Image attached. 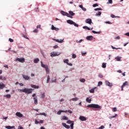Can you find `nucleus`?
Masks as SVG:
<instances>
[{
	"instance_id": "nucleus-1",
	"label": "nucleus",
	"mask_w": 129,
	"mask_h": 129,
	"mask_svg": "<svg viewBox=\"0 0 129 129\" xmlns=\"http://www.w3.org/2000/svg\"><path fill=\"white\" fill-rule=\"evenodd\" d=\"M19 92H25L26 94H30L33 92V89L24 88V89H18Z\"/></svg>"
},
{
	"instance_id": "nucleus-2",
	"label": "nucleus",
	"mask_w": 129,
	"mask_h": 129,
	"mask_svg": "<svg viewBox=\"0 0 129 129\" xmlns=\"http://www.w3.org/2000/svg\"><path fill=\"white\" fill-rule=\"evenodd\" d=\"M87 107H91V108H96L98 110L101 109V106L96 104H90L87 105Z\"/></svg>"
},
{
	"instance_id": "nucleus-3",
	"label": "nucleus",
	"mask_w": 129,
	"mask_h": 129,
	"mask_svg": "<svg viewBox=\"0 0 129 129\" xmlns=\"http://www.w3.org/2000/svg\"><path fill=\"white\" fill-rule=\"evenodd\" d=\"M41 67H43V68H45V71H46L47 74H49L50 73V70H49V67H48V65L47 64H44L43 63V62L41 61Z\"/></svg>"
},
{
	"instance_id": "nucleus-4",
	"label": "nucleus",
	"mask_w": 129,
	"mask_h": 129,
	"mask_svg": "<svg viewBox=\"0 0 129 129\" xmlns=\"http://www.w3.org/2000/svg\"><path fill=\"white\" fill-rule=\"evenodd\" d=\"M60 14H61L62 16H67V17H68V18H71V19H72V16L67 12H65L63 11H61L60 12Z\"/></svg>"
},
{
	"instance_id": "nucleus-5",
	"label": "nucleus",
	"mask_w": 129,
	"mask_h": 129,
	"mask_svg": "<svg viewBox=\"0 0 129 129\" xmlns=\"http://www.w3.org/2000/svg\"><path fill=\"white\" fill-rule=\"evenodd\" d=\"M16 61H18V62H20V63H24L25 62V58H17Z\"/></svg>"
},
{
	"instance_id": "nucleus-6",
	"label": "nucleus",
	"mask_w": 129,
	"mask_h": 129,
	"mask_svg": "<svg viewBox=\"0 0 129 129\" xmlns=\"http://www.w3.org/2000/svg\"><path fill=\"white\" fill-rule=\"evenodd\" d=\"M60 55V53H58L56 52H52L50 53L51 57H55L56 56H59Z\"/></svg>"
},
{
	"instance_id": "nucleus-7",
	"label": "nucleus",
	"mask_w": 129,
	"mask_h": 129,
	"mask_svg": "<svg viewBox=\"0 0 129 129\" xmlns=\"http://www.w3.org/2000/svg\"><path fill=\"white\" fill-rule=\"evenodd\" d=\"M85 23H86V24L91 25V24H92V20H91V19H87L85 20Z\"/></svg>"
},
{
	"instance_id": "nucleus-8",
	"label": "nucleus",
	"mask_w": 129,
	"mask_h": 129,
	"mask_svg": "<svg viewBox=\"0 0 129 129\" xmlns=\"http://www.w3.org/2000/svg\"><path fill=\"white\" fill-rule=\"evenodd\" d=\"M105 84L107 86H109V87H111L112 86V83H110L108 81H105Z\"/></svg>"
},
{
	"instance_id": "nucleus-9",
	"label": "nucleus",
	"mask_w": 129,
	"mask_h": 129,
	"mask_svg": "<svg viewBox=\"0 0 129 129\" xmlns=\"http://www.w3.org/2000/svg\"><path fill=\"white\" fill-rule=\"evenodd\" d=\"M79 119L82 121H85L86 120V117H84V116H80L79 117Z\"/></svg>"
},
{
	"instance_id": "nucleus-10",
	"label": "nucleus",
	"mask_w": 129,
	"mask_h": 129,
	"mask_svg": "<svg viewBox=\"0 0 129 129\" xmlns=\"http://www.w3.org/2000/svg\"><path fill=\"white\" fill-rule=\"evenodd\" d=\"M16 116L18 117H23V114L21 113L20 112H17L16 113Z\"/></svg>"
},
{
	"instance_id": "nucleus-11",
	"label": "nucleus",
	"mask_w": 129,
	"mask_h": 129,
	"mask_svg": "<svg viewBox=\"0 0 129 129\" xmlns=\"http://www.w3.org/2000/svg\"><path fill=\"white\" fill-rule=\"evenodd\" d=\"M23 77L25 80H30V78L28 76L23 75Z\"/></svg>"
},
{
	"instance_id": "nucleus-12",
	"label": "nucleus",
	"mask_w": 129,
	"mask_h": 129,
	"mask_svg": "<svg viewBox=\"0 0 129 129\" xmlns=\"http://www.w3.org/2000/svg\"><path fill=\"white\" fill-rule=\"evenodd\" d=\"M87 40L88 41H92L93 40V36H89L86 37Z\"/></svg>"
},
{
	"instance_id": "nucleus-13",
	"label": "nucleus",
	"mask_w": 129,
	"mask_h": 129,
	"mask_svg": "<svg viewBox=\"0 0 129 129\" xmlns=\"http://www.w3.org/2000/svg\"><path fill=\"white\" fill-rule=\"evenodd\" d=\"M62 125H63V126H64V127H66V128H70V126H69V125H67L66 123H62Z\"/></svg>"
},
{
	"instance_id": "nucleus-14",
	"label": "nucleus",
	"mask_w": 129,
	"mask_h": 129,
	"mask_svg": "<svg viewBox=\"0 0 129 129\" xmlns=\"http://www.w3.org/2000/svg\"><path fill=\"white\" fill-rule=\"evenodd\" d=\"M67 23H68V24H70V25H73L74 24V21L71 20H68L67 21Z\"/></svg>"
},
{
	"instance_id": "nucleus-15",
	"label": "nucleus",
	"mask_w": 129,
	"mask_h": 129,
	"mask_svg": "<svg viewBox=\"0 0 129 129\" xmlns=\"http://www.w3.org/2000/svg\"><path fill=\"white\" fill-rule=\"evenodd\" d=\"M62 112H67V111H65V110H59L58 112H57V114L58 115H60V114H61V113H62Z\"/></svg>"
},
{
	"instance_id": "nucleus-16",
	"label": "nucleus",
	"mask_w": 129,
	"mask_h": 129,
	"mask_svg": "<svg viewBox=\"0 0 129 129\" xmlns=\"http://www.w3.org/2000/svg\"><path fill=\"white\" fill-rule=\"evenodd\" d=\"M51 30H54L55 31H59V28H57L55 27L54 26V25H52L51 26Z\"/></svg>"
},
{
	"instance_id": "nucleus-17",
	"label": "nucleus",
	"mask_w": 129,
	"mask_h": 129,
	"mask_svg": "<svg viewBox=\"0 0 129 129\" xmlns=\"http://www.w3.org/2000/svg\"><path fill=\"white\" fill-rule=\"evenodd\" d=\"M54 41H55V42H57V43H63L64 39H60L59 40V39H53Z\"/></svg>"
},
{
	"instance_id": "nucleus-18",
	"label": "nucleus",
	"mask_w": 129,
	"mask_h": 129,
	"mask_svg": "<svg viewBox=\"0 0 129 129\" xmlns=\"http://www.w3.org/2000/svg\"><path fill=\"white\" fill-rule=\"evenodd\" d=\"M79 8H81V9H82L83 11H84V12H86V9L85 8L83 7V5H79Z\"/></svg>"
},
{
	"instance_id": "nucleus-19",
	"label": "nucleus",
	"mask_w": 129,
	"mask_h": 129,
	"mask_svg": "<svg viewBox=\"0 0 129 129\" xmlns=\"http://www.w3.org/2000/svg\"><path fill=\"white\" fill-rule=\"evenodd\" d=\"M5 127L6 128H8V129H12V128L15 129V126H11L9 125V126H6Z\"/></svg>"
},
{
	"instance_id": "nucleus-20",
	"label": "nucleus",
	"mask_w": 129,
	"mask_h": 129,
	"mask_svg": "<svg viewBox=\"0 0 129 129\" xmlns=\"http://www.w3.org/2000/svg\"><path fill=\"white\" fill-rule=\"evenodd\" d=\"M6 87V85L4 84V83L0 84V89H3V88H5Z\"/></svg>"
},
{
	"instance_id": "nucleus-21",
	"label": "nucleus",
	"mask_w": 129,
	"mask_h": 129,
	"mask_svg": "<svg viewBox=\"0 0 129 129\" xmlns=\"http://www.w3.org/2000/svg\"><path fill=\"white\" fill-rule=\"evenodd\" d=\"M33 100L34 101V104H38V99L37 98V97H34L33 98Z\"/></svg>"
},
{
	"instance_id": "nucleus-22",
	"label": "nucleus",
	"mask_w": 129,
	"mask_h": 129,
	"mask_svg": "<svg viewBox=\"0 0 129 129\" xmlns=\"http://www.w3.org/2000/svg\"><path fill=\"white\" fill-rule=\"evenodd\" d=\"M122 86H128V82L127 81H125L122 85Z\"/></svg>"
},
{
	"instance_id": "nucleus-23",
	"label": "nucleus",
	"mask_w": 129,
	"mask_h": 129,
	"mask_svg": "<svg viewBox=\"0 0 129 129\" xmlns=\"http://www.w3.org/2000/svg\"><path fill=\"white\" fill-rule=\"evenodd\" d=\"M87 102L88 103H91V98H87L86 99Z\"/></svg>"
},
{
	"instance_id": "nucleus-24",
	"label": "nucleus",
	"mask_w": 129,
	"mask_h": 129,
	"mask_svg": "<svg viewBox=\"0 0 129 129\" xmlns=\"http://www.w3.org/2000/svg\"><path fill=\"white\" fill-rule=\"evenodd\" d=\"M31 86L32 88H35L36 89H38L39 88V86H36L35 85H32Z\"/></svg>"
},
{
	"instance_id": "nucleus-25",
	"label": "nucleus",
	"mask_w": 129,
	"mask_h": 129,
	"mask_svg": "<svg viewBox=\"0 0 129 129\" xmlns=\"http://www.w3.org/2000/svg\"><path fill=\"white\" fill-rule=\"evenodd\" d=\"M36 115H44V116H47V114L45 113H40L39 114H36Z\"/></svg>"
},
{
	"instance_id": "nucleus-26",
	"label": "nucleus",
	"mask_w": 129,
	"mask_h": 129,
	"mask_svg": "<svg viewBox=\"0 0 129 129\" xmlns=\"http://www.w3.org/2000/svg\"><path fill=\"white\" fill-rule=\"evenodd\" d=\"M62 120H68V117L66 116H63L62 117Z\"/></svg>"
},
{
	"instance_id": "nucleus-27",
	"label": "nucleus",
	"mask_w": 129,
	"mask_h": 129,
	"mask_svg": "<svg viewBox=\"0 0 129 129\" xmlns=\"http://www.w3.org/2000/svg\"><path fill=\"white\" fill-rule=\"evenodd\" d=\"M4 97H6V98H11V94H7L4 96Z\"/></svg>"
},
{
	"instance_id": "nucleus-28",
	"label": "nucleus",
	"mask_w": 129,
	"mask_h": 129,
	"mask_svg": "<svg viewBox=\"0 0 129 129\" xmlns=\"http://www.w3.org/2000/svg\"><path fill=\"white\" fill-rule=\"evenodd\" d=\"M45 93H42V94H41L40 95V98H45Z\"/></svg>"
},
{
	"instance_id": "nucleus-29",
	"label": "nucleus",
	"mask_w": 129,
	"mask_h": 129,
	"mask_svg": "<svg viewBox=\"0 0 129 129\" xmlns=\"http://www.w3.org/2000/svg\"><path fill=\"white\" fill-rule=\"evenodd\" d=\"M6 77H3V76H0V80H6Z\"/></svg>"
},
{
	"instance_id": "nucleus-30",
	"label": "nucleus",
	"mask_w": 129,
	"mask_h": 129,
	"mask_svg": "<svg viewBox=\"0 0 129 129\" xmlns=\"http://www.w3.org/2000/svg\"><path fill=\"white\" fill-rule=\"evenodd\" d=\"M39 61H40V59H39V58H35L34 60V62L35 63H38L39 62Z\"/></svg>"
},
{
	"instance_id": "nucleus-31",
	"label": "nucleus",
	"mask_w": 129,
	"mask_h": 129,
	"mask_svg": "<svg viewBox=\"0 0 129 129\" xmlns=\"http://www.w3.org/2000/svg\"><path fill=\"white\" fill-rule=\"evenodd\" d=\"M69 15H70V16H74V15H75V13H74L72 11H70L69 12Z\"/></svg>"
},
{
	"instance_id": "nucleus-32",
	"label": "nucleus",
	"mask_w": 129,
	"mask_h": 129,
	"mask_svg": "<svg viewBox=\"0 0 129 129\" xmlns=\"http://www.w3.org/2000/svg\"><path fill=\"white\" fill-rule=\"evenodd\" d=\"M102 68H106V63L103 62L102 66Z\"/></svg>"
},
{
	"instance_id": "nucleus-33",
	"label": "nucleus",
	"mask_w": 129,
	"mask_h": 129,
	"mask_svg": "<svg viewBox=\"0 0 129 129\" xmlns=\"http://www.w3.org/2000/svg\"><path fill=\"white\" fill-rule=\"evenodd\" d=\"M72 100L73 101H77V100H78V98H77V97L73 98L72 99Z\"/></svg>"
},
{
	"instance_id": "nucleus-34",
	"label": "nucleus",
	"mask_w": 129,
	"mask_h": 129,
	"mask_svg": "<svg viewBox=\"0 0 129 129\" xmlns=\"http://www.w3.org/2000/svg\"><path fill=\"white\" fill-rule=\"evenodd\" d=\"M116 116H117V115L116 114H115V115H114V116H110V117H109V118L110 119H111V118H114V117H116Z\"/></svg>"
},
{
	"instance_id": "nucleus-35",
	"label": "nucleus",
	"mask_w": 129,
	"mask_h": 129,
	"mask_svg": "<svg viewBox=\"0 0 129 129\" xmlns=\"http://www.w3.org/2000/svg\"><path fill=\"white\" fill-rule=\"evenodd\" d=\"M63 62L64 63H66L67 64H68V62H69V60L68 59H64Z\"/></svg>"
},
{
	"instance_id": "nucleus-36",
	"label": "nucleus",
	"mask_w": 129,
	"mask_h": 129,
	"mask_svg": "<svg viewBox=\"0 0 129 129\" xmlns=\"http://www.w3.org/2000/svg\"><path fill=\"white\" fill-rule=\"evenodd\" d=\"M80 82H82L83 83H84L85 82L86 80L85 79H82L80 80Z\"/></svg>"
},
{
	"instance_id": "nucleus-37",
	"label": "nucleus",
	"mask_w": 129,
	"mask_h": 129,
	"mask_svg": "<svg viewBox=\"0 0 129 129\" xmlns=\"http://www.w3.org/2000/svg\"><path fill=\"white\" fill-rule=\"evenodd\" d=\"M73 25H74L75 27H77V28H78L79 27V25L78 24H77L75 22H74V24Z\"/></svg>"
},
{
	"instance_id": "nucleus-38",
	"label": "nucleus",
	"mask_w": 129,
	"mask_h": 129,
	"mask_svg": "<svg viewBox=\"0 0 129 129\" xmlns=\"http://www.w3.org/2000/svg\"><path fill=\"white\" fill-rule=\"evenodd\" d=\"M101 12H98L96 14V16H101Z\"/></svg>"
},
{
	"instance_id": "nucleus-39",
	"label": "nucleus",
	"mask_w": 129,
	"mask_h": 129,
	"mask_svg": "<svg viewBox=\"0 0 129 129\" xmlns=\"http://www.w3.org/2000/svg\"><path fill=\"white\" fill-rule=\"evenodd\" d=\"M94 11H102V9L101 8H96L94 9Z\"/></svg>"
},
{
	"instance_id": "nucleus-40",
	"label": "nucleus",
	"mask_w": 129,
	"mask_h": 129,
	"mask_svg": "<svg viewBox=\"0 0 129 129\" xmlns=\"http://www.w3.org/2000/svg\"><path fill=\"white\" fill-rule=\"evenodd\" d=\"M90 93H94V89H92L90 90Z\"/></svg>"
},
{
	"instance_id": "nucleus-41",
	"label": "nucleus",
	"mask_w": 129,
	"mask_h": 129,
	"mask_svg": "<svg viewBox=\"0 0 129 129\" xmlns=\"http://www.w3.org/2000/svg\"><path fill=\"white\" fill-rule=\"evenodd\" d=\"M50 76H47V83H48L49 82V81H50Z\"/></svg>"
},
{
	"instance_id": "nucleus-42",
	"label": "nucleus",
	"mask_w": 129,
	"mask_h": 129,
	"mask_svg": "<svg viewBox=\"0 0 129 129\" xmlns=\"http://www.w3.org/2000/svg\"><path fill=\"white\" fill-rule=\"evenodd\" d=\"M112 111L113 112H115V111H117V110L116 109V107H114L112 109Z\"/></svg>"
},
{
	"instance_id": "nucleus-43",
	"label": "nucleus",
	"mask_w": 129,
	"mask_h": 129,
	"mask_svg": "<svg viewBox=\"0 0 129 129\" xmlns=\"http://www.w3.org/2000/svg\"><path fill=\"white\" fill-rule=\"evenodd\" d=\"M22 36L23 37V38H25V39H27V40H29V38L27 37V36L25 35L24 34H23Z\"/></svg>"
},
{
	"instance_id": "nucleus-44",
	"label": "nucleus",
	"mask_w": 129,
	"mask_h": 129,
	"mask_svg": "<svg viewBox=\"0 0 129 129\" xmlns=\"http://www.w3.org/2000/svg\"><path fill=\"white\" fill-rule=\"evenodd\" d=\"M92 33H93V34H100V32H96V31H95L94 30L92 31Z\"/></svg>"
},
{
	"instance_id": "nucleus-45",
	"label": "nucleus",
	"mask_w": 129,
	"mask_h": 129,
	"mask_svg": "<svg viewBox=\"0 0 129 129\" xmlns=\"http://www.w3.org/2000/svg\"><path fill=\"white\" fill-rule=\"evenodd\" d=\"M101 85H102V82H99L98 84V86H100Z\"/></svg>"
},
{
	"instance_id": "nucleus-46",
	"label": "nucleus",
	"mask_w": 129,
	"mask_h": 129,
	"mask_svg": "<svg viewBox=\"0 0 129 129\" xmlns=\"http://www.w3.org/2000/svg\"><path fill=\"white\" fill-rule=\"evenodd\" d=\"M93 8H95L96 7H98V4H95L93 5Z\"/></svg>"
},
{
	"instance_id": "nucleus-47",
	"label": "nucleus",
	"mask_w": 129,
	"mask_h": 129,
	"mask_svg": "<svg viewBox=\"0 0 129 129\" xmlns=\"http://www.w3.org/2000/svg\"><path fill=\"white\" fill-rule=\"evenodd\" d=\"M35 123L36 124H38V123H40V122H39V121H38L37 119H35Z\"/></svg>"
},
{
	"instance_id": "nucleus-48",
	"label": "nucleus",
	"mask_w": 129,
	"mask_h": 129,
	"mask_svg": "<svg viewBox=\"0 0 129 129\" xmlns=\"http://www.w3.org/2000/svg\"><path fill=\"white\" fill-rule=\"evenodd\" d=\"M38 32H39V30H38L37 29L33 30V33H38Z\"/></svg>"
},
{
	"instance_id": "nucleus-49",
	"label": "nucleus",
	"mask_w": 129,
	"mask_h": 129,
	"mask_svg": "<svg viewBox=\"0 0 129 129\" xmlns=\"http://www.w3.org/2000/svg\"><path fill=\"white\" fill-rule=\"evenodd\" d=\"M73 125H74V123H72L71 124V128L73 129Z\"/></svg>"
},
{
	"instance_id": "nucleus-50",
	"label": "nucleus",
	"mask_w": 129,
	"mask_h": 129,
	"mask_svg": "<svg viewBox=\"0 0 129 129\" xmlns=\"http://www.w3.org/2000/svg\"><path fill=\"white\" fill-rule=\"evenodd\" d=\"M111 48L113 49H115L116 50H118V49H121L120 48H115V47H113V46H111Z\"/></svg>"
},
{
	"instance_id": "nucleus-51",
	"label": "nucleus",
	"mask_w": 129,
	"mask_h": 129,
	"mask_svg": "<svg viewBox=\"0 0 129 129\" xmlns=\"http://www.w3.org/2000/svg\"><path fill=\"white\" fill-rule=\"evenodd\" d=\"M111 18H116V16L113 14L111 15Z\"/></svg>"
},
{
	"instance_id": "nucleus-52",
	"label": "nucleus",
	"mask_w": 129,
	"mask_h": 129,
	"mask_svg": "<svg viewBox=\"0 0 129 129\" xmlns=\"http://www.w3.org/2000/svg\"><path fill=\"white\" fill-rule=\"evenodd\" d=\"M104 125H101V126H100L99 127V128L98 129H103V128H104Z\"/></svg>"
},
{
	"instance_id": "nucleus-53",
	"label": "nucleus",
	"mask_w": 129,
	"mask_h": 129,
	"mask_svg": "<svg viewBox=\"0 0 129 129\" xmlns=\"http://www.w3.org/2000/svg\"><path fill=\"white\" fill-rule=\"evenodd\" d=\"M72 58H73L74 59H75V58H76V55H75V54H73Z\"/></svg>"
},
{
	"instance_id": "nucleus-54",
	"label": "nucleus",
	"mask_w": 129,
	"mask_h": 129,
	"mask_svg": "<svg viewBox=\"0 0 129 129\" xmlns=\"http://www.w3.org/2000/svg\"><path fill=\"white\" fill-rule=\"evenodd\" d=\"M82 41H83V40L81 39V40H80L79 41L77 40V41H76V42H77V43H81V42H82Z\"/></svg>"
},
{
	"instance_id": "nucleus-55",
	"label": "nucleus",
	"mask_w": 129,
	"mask_h": 129,
	"mask_svg": "<svg viewBox=\"0 0 129 129\" xmlns=\"http://www.w3.org/2000/svg\"><path fill=\"white\" fill-rule=\"evenodd\" d=\"M99 77L100 78H102L103 77V76L102 75V74H99Z\"/></svg>"
},
{
	"instance_id": "nucleus-56",
	"label": "nucleus",
	"mask_w": 129,
	"mask_h": 129,
	"mask_svg": "<svg viewBox=\"0 0 129 129\" xmlns=\"http://www.w3.org/2000/svg\"><path fill=\"white\" fill-rule=\"evenodd\" d=\"M107 4H112V0H108Z\"/></svg>"
},
{
	"instance_id": "nucleus-57",
	"label": "nucleus",
	"mask_w": 129,
	"mask_h": 129,
	"mask_svg": "<svg viewBox=\"0 0 129 129\" xmlns=\"http://www.w3.org/2000/svg\"><path fill=\"white\" fill-rule=\"evenodd\" d=\"M9 41L10 42H11V43H13V42H14V39H12V38H9Z\"/></svg>"
},
{
	"instance_id": "nucleus-58",
	"label": "nucleus",
	"mask_w": 129,
	"mask_h": 129,
	"mask_svg": "<svg viewBox=\"0 0 129 129\" xmlns=\"http://www.w3.org/2000/svg\"><path fill=\"white\" fill-rule=\"evenodd\" d=\"M116 60H117V61H119L120 60V57H115Z\"/></svg>"
},
{
	"instance_id": "nucleus-59",
	"label": "nucleus",
	"mask_w": 129,
	"mask_h": 129,
	"mask_svg": "<svg viewBox=\"0 0 129 129\" xmlns=\"http://www.w3.org/2000/svg\"><path fill=\"white\" fill-rule=\"evenodd\" d=\"M105 24H112L111 22H109V21H106L105 22Z\"/></svg>"
},
{
	"instance_id": "nucleus-60",
	"label": "nucleus",
	"mask_w": 129,
	"mask_h": 129,
	"mask_svg": "<svg viewBox=\"0 0 129 129\" xmlns=\"http://www.w3.org/2000/svg\"><path fill=\"white\" fill-rule=\"evenodd\" d=\"M67 123L70 124V123H72V121L71 120H68L67 121Z\"/></svg>"
},
{
	"instance_id": "nucleus-61",
	"label": "nucleus",
	"mask_w": 129,
	"mask_h": 129,
	"mask_svg": "<svg viewBox=\"0 0 129 129\" xmlns=\"http://www.w3.org/2000/svg\"><path fill=\"white\" fill-rule=\"evenodd\" d=\"M18 129H24V128H23V127L21 125H20L18 126Z\"/></svg>"
},
{
	"instance_id": "nucleus-62",
	"label": "nucleus",
	"mask_w": 129,
	"mask_h": 129,
	"mask_svg": "<svg viewBox=\"0 0 129 129\" xmlns=\"http://www.w3.org/2000/svg\"><path fill=\"white\" fill-rule=\"evenodd\" d=\"M68 112H69V113H72V111L70 110H67Z\"/></svg>"
},
{
	"instance_id": "nucleus-63",
	"label": "nucleus",
	"mask_w": 129,
	"mask_h": 129,
	"mask_svg": "<svg viewBox=\"0 0 129 129\" xmlns=\"http://www.w3.org/2000/svg\"><path fill=\"white\" fill-rule=\"evenodd\" d=\"M37 29H41V25H39L37 26Z\"/></svg>"
},
{
	"instance_id": "nucleus-64",
	"label": "nucleus",
	"mask_w": 129,
	"mask_h": 129,
	"mask_svg": "<svg viewBox=\"0 0 129 129\" xmlns=\"http://www.w3.org/2000/svg\"><path fill=\"white\" fill-rule=\"evenodd\" d=\"M125 35L127 36L128 37H129V32H127V33H125Z\"/></svg>"
}]
</instances>
